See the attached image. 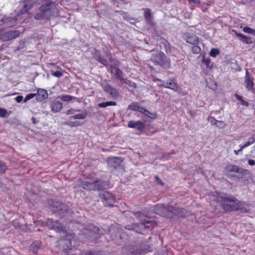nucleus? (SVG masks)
<instances>
[{
	"label": "nucleus",
	"mask_w": 255,
	"mask_h": 255,
	"mask_svg": "<svg viewBox=\"0 0 255 255\" xmlns=\"http://www.w3.org/2000/svg\"><path fill=\"white\" fill-rule=\"evenodd\" d=\"M17 18L16 17H4L2 21L3 23L6 24L8 26L11 27L16 24Z\"/></svg>",
	"instance_id": "6ab92c4d"
},
{
	"label": "nucleus",
	"mask_w": 255,
	"mask_h": 255,
	"mask_svg": "<svg viewBox=\"0 0 255 255\" xmlns=\"http://www.w3.org/2000/svg\"><path fill=\"white\" fill-rule=\"evenodd\" d=\"M36 2L35 0H25L20 1V8L19 12V14H23L28 12L34 6Z\"/></svg>",
	"instance_id": "0eeeda50"
},
{
	"label": "nucleus",
	"mask_w": 255,
	"mask_h": 255,
	"mask_svg": "<svg viewBox=\"0 0 255 255\" xmlns=\"http://www.w3.org/2000/svg\"><path fill=\"white\" fill-rule=\"evenodd\" d=\"M128 127L129 128H136L139 131L143 130L145 128L143 123L141 121H130L128 124Z\"/></svg>",
	"instance_id": "2eb2a0df"
},
{
	"label": "nucleus",
	"mask_w": 255,
	"mask_h": 255,
	"mask_svg": "<svg viewBox=\"0 0 255 255\" xmlns=\"http://www.w3.org/2000/svg\"><path fill=\"white\" fill-rule=\"evenodd\" d=\"M39 10L44 11L45 16L47 19L51 18L52 17L58 16L59 15V12L58 9L55 7L54 2L52 1L46 2L42 4L39 8Z\"/></svg>",
	"instance_id": "7ed1b4c3"
},
{
	"label": "nucleus",
	"mask_w": 255,
	"mask_h": 255,
	"mask_svg": "<svg viewBox=\"0 0 255 255\" xmlns=\"http://www.w3.org/2000/svg\"><path fill=\"white\" fill-rule=\"evenodd\" d=\"M208 120L209 121L212 125H214V124L215 122H217V120H216L214 118H213L212 116H209L208 118Z\"/></svg>",
	"instance_id": "8fccbe9b"
},
{
	"label": "nucleus",
	"mask_w": 255,
	"mask_h": 255,
	"mask_svg": "<svg viewBox=\"0 0 255 255\" xmlns=\"http://www.w3.org/2000/svg\"><path fill=\"white\" fill-rule=\"evenodd\" d=\"M96 184V190H102L105 189L107 186V183L102 180L95 181Z\"/></svg>",
	"instance_id": "5701e85b"
},
{
	"label": "nucleus",
	"mask_w": 255,
	"mask_h": 255,
	"mask_svg": "<svg viewBox=\"0 0 255 255\" xmlns=\"http://www.w3.org/2000/svg\"><path fill=\"white\" fill-rule=\"evenodd\" d=\"M138 110L140 112L143 113L145 116H146L148 118H151V119H154V118H155V117H156V115L155 114H151V116H150L149 115H148L147 113H149V112L147 110H146L145 109H144L143 108H139V109H138Z\"/></svg>",
	"instance_id": "72a5a7b5"
},
{
	"label": "nucleus",
	"mask_w": 255,
	"mask_h": 255,
	"mask_svg": "<svg viewBox=\"0 0 255 255\" xmlns=\"http://www.w3.org/2000/svg\"><path fill=\"white\" fill-rule=\"evenodd\" d=\"M84 255H100V252H88L85 253Z\"/></svg>",
	"instance_id": "09e8293b"
},
{
	"label": "nucleus",
	"mask_w": 255,
	"mask_h": 255,
	"mask_svg": "<svg viewBox=\"0 0 255 255\" xmlns=\"http://www.w3.org/2000/svg\"><path fill=\"white\" fill-rule=\"evenodd\" d=\"M248 164L250 165H254L255 164V161L252 159H249L248 160Z\"/></svg>",
	"instance_id": "bf43d9fd"
},
{
	"label": "nucleus",
	"mask_w": 255,
	"mask_h": 255,
	"mask_svg": "<svg viewBox=\"0 0 255 255\" xmlns=\"http://www.w3.org/2000/svg\"><path fill=\"white\" fill-rule=\"evenodd\" d=\"M79 110H77L78 111ZM77 112V110L74 109H71L66 111V114L67 115H71L74 114L75 112Z\"/></svg>",
	"instance_id": "3c124183"
},
{
	"label": "nucleus",
	"mask_w": 255,
	"mask_h": 255,
	"mask_svg": "<svg viewBox=\"0 0 255 255\" xmlns=\"http://www.w3.org/2000/svg\"><path fill=\"white\" fill-rule=\"evenodd\" d=\"M49 205L57 209V211H62L63 212L68 211V207L57 201L54 202L51 201L49 202Z\"/></svg>",
	"instance_id": "f3484780"
},
{
	"label": "nucleus",
	"mask_w": 255,
	"mask_h": 255,
	"mask_svg": "<svg viewBox=\"0 0 255 255\" xmlns=\"http://www.w3.org/2000/svg\"><path fill=\"white\" fill-rule=\"evenodd\" d=\"M129 108L134 111H137L139 108L135 105H131L129 106Z\"/></svg>",
	"instance_id": "5fc2aeb1"
},
{
	"label": "nucleus",
	"mask_w": 255,
	"mask_h": 255,
	"mask_svg": "<svg viewBox=\"0 0 255 255\" xmlns=\"http://www.w3.org/2000/svg\"><path fill=\"white\" fill-rule=\"evenodd\" d=\"M236 34L237 36L241 38V40L244 43H245L246 44L252 43V39L250 37H248L241 33H236Z\"/></svg>",
	"instance_id": "b1692460"
},
{
	"label": "nucleus",
	"mask_w": 255,
	"mask_h": 255,
	"mask_svg": "<svg viewBox=\"0 0 255 255\" xmlns=\"http://www.w3.org/2000/svg\"><path fill=\"white\" fill-rule=\"evenodd\" d=\"M107 92L110 94L111 96L114 98L117 97L119 94L118 90L116 89L113 88L111 87H110V88L108 89Z\"/></svg>",
	"instance_id": "bb28decb"
},
{
	"label": "nucleus",
	"mask_w": 255,
	"mask_h": 255,
	"mask_svg": "<svg viewBox=\"0 0 255 255\" xmlns=\"http://www.w3.org/2000/svg\"><path fill=\"white\" fill-rule=\"evenodd\" d=\"M116 240V243H117V244H121V242H121V241H117V240Z\"/></svg>",
	"instance_id": "338daca9"
},
{
	"label": "nucleus",
	"mask_w": 255,
	"mask_h": 255,
	"mask_svg": "<svg viewBox=\"0 0 255 255\" xmlns=\"http://www.w3.org/2000/svg\"><path fill=\"white\" fill-rule=\"evenodd\" d=\"M225 169L228 172H241L243 169L235 165H228L225 167Z\"/></svg>",
	"instance_id": "4be33fe9"
},
{
	"label": "nucleus",
	"mask_w": 255,
	"mask_h": 255,
	"mask_svg": "<svg viewBox=\"0 0 255 255\" xmlns=\"http://www.w3.org/2000/svg\"><path fill=\"white\" fill-rule=\"evenodd\" d=\"M32 122L34 124H36L38 123V121L36 120V119L35 118H32Z\"/></svg>",
	"instance_id": "0e129e2a"
},
{
	"label": "nucleus",
	"mask_w": 255,
	"mask_h": 255,
	"mask_svg": "<svg viewBox=\"0 0 255 255\" xmlns=\"http://www.w3.org/2000/svg\"><path fill=\"white\" fill-rule=\"evenodd\" d=\"M122 82L123 83H125L126 84L128 85V86H129L130 87H132L133 88H135L136 87V84L134 82L130 81V80L124 78V79L122 81Z\"/></svg>",
	"instance_id": "f704fd0d"
},
{
	"label": "nucleus",
	"mask_w": 255,
	"mask_h": 255,
	"mask_svg": "<svg viewBox=\"0 0 255 255\" xmlns=\"http://www.w3.org/2000/svg\"><path fill=\"white\" fill-rule=\"evenodd\" d=\"M48 94L47 91L43 89H39L37 91V99L39 101H42L47 99Z\"/></svg>",
	"instance_id": "aec40b11"
},
{
	"label": "nucleus",
	"mask_w": 255,
	"mask_h": 255,
	"mask_svg": "<svg viewBox=\"0 0 255 255\" xmlns=\"http://www.w3.org/2000/svg\"><path fill=\"white\" fill-rule=\"evenodd\" d=\"M23 96H17L15 98V101L18 103H19L20 102H22V101L23 100Z\"/></svg>",
	"instance_id": "864d4df0"
},
{
	"label": "nucleus",
	"mask_w": 255,
	"mask_h": 255,
	"mask_svg": "<svg viewBox=\"0 0 255 255\" xmlns=\"http://www.w3.org/2000/svg\"><path fill=\"white\" fill-rule=\"evenodd\" d=\"M6 169L7 168L4 163L0 161V172L3 173Z\"/></svg>",
	"instance_id": "c03bdc74"
},
{
	"label": "nucleus",
	"mask_w": 255,
	"mask_h": 255,
	"mask_svg": "<svg viewBox=\"0 0 255 255\" xmlns=\"http://www.w3.org/2000/svg\"><path fill=\"white\" fill-rule=\"evenodd\" d=\"M147 114L148 115H149L150 116H151V113H150V112H149V113H147Z\"/></svg>",
	"instance_id": "774afa93"
},
{
	"label": "nucleus",
	"mask_w": 255,
	"mask_h": 255,
	"mask_svg": "<svg viewBox=\"0 0 255 255\" xmlns=\"http://www.w3.org/2000/svg\"><path fill=\"white\" fill-rule=\"evenodd\" d=\"M255 142V135H252V136L249 137L248 139V141L246 142L243 145L244 148L247 147L248 146L253 144Z\"/></svg>",
	"instance_id": "a878e982"
},
{
	"label": "nucleus",
	"mask_w": 255,
	"mask_h": 255,
	"mask_svg": "<svg viewBox=\"0 0 255 255\" xmlns=\"http://www.w3.org/2000/svg\"><path fill=\"white\" fill-rule=\"evenodd\" d=\"M235 96L237 98V100H239L240 101H241L243 100V98L241 96L238 94H235Z\"/></svg>",
	"instance_id": "680f3d73"
},
{
	"label": "nucleus",
	"mask_w": 255,
	"mask_h": 255,
	"mask_svg": "<svg viewBox=\"0 0 255 255\" xmlns=\"http://www.w3.org/2000/svg\"><path fill=\"white\" fill-rule=\"evenodd\" d=\"M100 198L105 206L113 207L115 202V197L108 192H105L99 194Z\"/></svg>",
	"instance_id": "423d86ee"
},
{
	"label": "nucleus",
	"mask_w": 255,
	"mask_h": 255,
	"mask_svg": "<svg viewBox=\"0 0 255 255\" xmlns=\"http://www.w3.org/2000/svg\"><path fill=\"white\" fill-rule=\"evenodd\" d=\"M101 85L103 87L104 90L106 92L107 91L108 89H109L110 87L108 84H107V83L106 82L101 83Z\"/></svg>",
	"instance_id": "de8ad7c7"
},
{
	"label": "nucleus",
	"mask_w": 255,
	"mask_h": 255,
	"mask_svg": "<svg viewBox=\"0 0 255 255\" xmlns=\"http://www.w3.org/2000/svg\"><path fill=\"white\" fill-rule=\"evenodd\" d=\"M98 229L93 226H90L83 230V234L88 238L96 237Z\"/></svg>",
	"instance_id": "ddd939ff"
},
{
	"label": "nucleus",
	"mask_w": 255,
	"mask_h": 255,
	"mask_svg": "<svg viewBox=\"0 0 255 255\" xmlns=\"http://www.w3.org/2000/svg\"><path fill=\"white\" fill-rule=\"evenodd\" d=\"M87 116L86 112H84L81 114H76L74 116H71L70 118L71 119H84Z\"/></svg>",
	"instance_id": "cd10ccee"
},
{
	"label": "nucleus",
	"mask_w": 255,
	"mask_h": 255,
	"mask_svg": "<svg viewBox=\"0 0 255 255\" xmlns=\"http://www.w3.org/2000/svg\"><path fill=\"white\" fill-rule=\"evenodd\" d=\"M186 41L187 43L193 45H197L199 43L197 37L194 35L189 36Z\"/></svg>",
	"instance_id": "393cba45"
},
{
	"label": "nucleus",
	"mask_w": 255,
	"mask_h": 255,
	"mask_svg": "<svg viewBox=\"0 0 255 255\" xmlns=\"http://www.w3.org/2000/svg\"><path fill=\"white\" fill-rule=\"evenodd\" d=\"M244 149V147H243V145H242V146H241L239 150H235L234 151V153L236 155H238V154H239V153L240 152L242 151H243V150Z\"/></svg>",
	"instance_id": "6e6d98bb"
},
{
	"label": "nucleus",
	"mask_w": 255,
	"mask_h": 255,
	"mask_svg": "<svg viewBox=\"0 0 255 255\" xmlns=\"http://www.w3.org/2000/svg\"><path fill=\"white\" fill-rule=\"evenodd\" d=\"M95 58L96 60L100 62L105 66H107L108 64V61L106 59L103 58L100 54L96 55Z\"/></svg>",
	"instance_id": "c85d7f7f"
},
{
	"label": "nucleus",
	"mask_w": 255,
	"mask_h": 255,
	"mask_svg": "<svg viewBox=\"0 0 255 255\" xmlns=\"http://www.w3.org/2000/svg\"><path fill=\"white\" fill-rule=\"evenodd\" d=\"M115 74L116 75L117 78L119 79L121 82H122V81L124 79L123 78V72L119 69L117 68L115 69Z\"/></svg>",
	"instance_id": "473e14b6"
},
{
	"label": "nucleus",
	"mask_w": 255,
	"mask_h": 255,
	"mask_svg": "<svg viewBox=\"0 0 255 255\" xmlns=\"http://www.w3.org/2000/svg\"><path fill=\"white\" fill-rule=\"evenodd\" d=\"M169 206H164L163 204H157L153 208V211L156 214L168 218Z\"/></svg>",
	"instance_id": "6e6552de"
},
{
	"label": "nucleus",
	"mask_w": 255,
	"mask_h": 255,
	"mask_svg": "<svg viewBox=\"0 0 255 255\" xmlns=\"http://www.w3.org/2000/svg\"><path fill=\"white\" fill-rule=\"evenodd\" d=\"M170 209L169 210V217L171 218L172 216H176L178 217H182L185 213V210L183 208H179L178 207H173L169 206Z\"/></svg>",
	"instance_id": "9b49d317"
},
{
	"label": "nucleus",
	"mask_w": 255,
	"mask_h": 255,
	"mask_svg": "<svg viewBox=\"0 0 255 255\" xmlns=\"http://www.w3.org/2000/svg\"><path fill=\"white\" fill-rule=\"evenodd\" d=\"M154 179L157 181V183L158 184H160L162 186L164 185V183L161 181V180L160 179V178L157 176H154Z\"/></svg>",
	"instance_id": "603ef678"
},
{
	"label": "nucleus",
	"mask_w": 255,
	"mask_h": 255,
	"mask_svg": "<svg viewBox=\"0 0 255 255\" xmlns=\"http://www.w3.org/2000/svg\"><path fill=\"white\" fill-rule=\"evenodd\" d=\"M50 107L52 112L57 113L62 109V104L59 101H53L51 103Z\"/></svg>",
	"instance_id": "a211bd4d"
},
{
	"label": "nucleus",
	"mask_w": 255,
	"mask_h": 255,
	"mask_svg": "<svg viewBox=\"0 0 255 255\" xmlns=\"http://www.w3.org/2000/svg\"><path fill=\"white\" fill-rule=\"evenodd\" d=\"M20 33V31L16 30L9 31L0 34V38L3 41H9L19 36Z\"/></svg>",
	"instance_id": "9d476101"
},
{
	"label": "nucleus",
	"mask_w": 255,
	"mask_h": 255,
	"mask_svg": "<svg viewBox=\"0 0 255 255\" xmlns=\"http://www.w3.org/2000/svg\"><path fill=\"white\" fill-rule=\"evenodd\" d=\"M150 60L165 69H168L171 67L170 59L162 52L152 54Z\"/></svg>",
	"instance_id": "20e7f679"
},
{
	"label": "nucleus",
	"mask_w": 255,
	"mask_h": 255,
	"mask_svg": "<svg viewBox=\"0 0 255 255\" xmlns=\"http://www.w3.org/2000/svg\"><path fill=\"white\" fill-rule=\"evenodd\" d=\"M12 224L15 228L19 227V223L17 220H15L13 222Z\"/></svg>",
	"instance_id": "13d9d810"
},
{
	"label": "nucleus",
	"mask_w": 255,
	"mask_h": 255,
	"mask_svg": "<svg viewBox=\"0 0 255 255\" xmlns=\"http://www.w3.org/2000/svg\"><path fill=\"white\" fill-rule=\"evenodd\" d=\"M52 75L55 77L59 78L63 76V73L61 71H57L55 72H53Z\"/></svg>",
	"instance_id": "49530a36"
},
{
	"label": "nucleus",
	"mask_w": 255,
	"mask_h": 255,
	"mask_svg": "<svg viewBox=\"0 0 255 255\" xmlns=\"http://www.w3.org/2000/svg\"><path fill=\"white\" fill-rule=\"evenodd\" d=\"M219 54V50L216 48H212L210 52V56L213 57H216Z\"/></svg>",
	"instance_id": "58836bf2"
},
{
	"label": "nucleus",
	"mask_w": 255,
	"mask_h": 255,
	"mask_svg": "<svg viewBox=\"0 0 255 255\" xmlns=\"http://www.w3.org/2000/svg\"><path fill=\"white\" fill-rule=\"evenodd\" d=\"M123 160L120 157H109L108 158L107 163L109 167L116 169L121 165Z\"/></svg>",
	"instance_id": "f8f14e48"
},
{
	"label": "nucleus",
	"mask_w": 255,
	"mask_h": 255,
	"mask_svg": "<svg viewBox=\"0 0 255 255\" xmlns=\"http://www.w3.org/2000/svg\"><path fill=\"white\" fill-rule=\"evenodd\" d=\"M214 125L220 128H224L226 126V124L222 121H217V122H215Z\"/></svg>",
	"instance_id": "4c0bfd02"
},
{
	"label": "nucleus",
	"mask_w": 255,
	"mask_h": 255,
	"mask_svg": "<svg viewBox=\"0 0 255 255\" xmlns=\"http://www.w3.org/2000/svg\"><path fill=\"white\" fill-rule=\"evenodd\" d=\"M64 124L66 125H67L68 126H70L71 127H77L79 126L80 125V123L78 121L76 122H70V121H67L64 123Z\"/></svg>",
	"instance_id": "c9c22d12"
},
{
	"label": "nucleus",
	"mask_w": 255,
	"mask_h": 255,
	"mask_svg": "<svg viewBox=\"0 0 255 255\" xmlns=\"http://www.w3.org/2000/svg\"><path fill=\"white\" fill-rule=\"evenodd\" d=\"M246 87L248 90H252L254 92V83L253 82V78L251 77L248 71H246L245 78Z\"/></svg>",
	"instance_id": "dca6fc26"
},
{
	"label": "nucleus",
	"mask_w": 255,
	"mask_h": 255,
	"mask_svg": "<svg viewBox=\"0 0 255 255\" xmlns=\"http://www.w3.org/2000/svg\"><path fill=\"white\" fill-rule=\"evenodd\" d=\"M160 81L161 84L160 85L164 87L169 88L175 91L177 90V86L176 84L174 79H169L167 82L161 81L160 80H157Z\"/></svg>",
	"instance_id": "4468645a"
},
{
	"label": "nucleus",
	"mask_w": 255,
	"mask_h": 255,
	"mask_svg": "<svg viewBox=\"0 0 255 255\" xmlns=\"http://www.w3.org/2000/svg\"><path fill=\"white\" fill-rule=\"evenodd\" d=\"M47 224L50 227V229L60 232L65 230V227L59 223L57 220L52 219H48L47 221Z\"/></svg>",
	"instance_id": "1a4fd4ad"
},
{
	"label": "nucleus",
	"mask_w": 255,
	"mask_h": 255,
	"mask_svg": "<svg viewBox=\"0 0 255 255\" xmlns=\"http://www.w3.org/2000/svg\"><path fill=\"white\" fill-rule=\"evenodd\" d=\"M144 17L147 20H150L151 17L150 9H146L145 10V11H144Z\"/></svg>",
	"instance_id": "79ce46f5"
},
{
	"label": "nucleus",
	"mask_w": 255,
	"mask_h": 255,
	"mask_svg": "<svg viewBox=\"0 0 255 255\" xmlns=\"http://www.w3.org/2000/svg\"><path fill=\"white\" fill-rule=\"evenodd\" d=\"M190 2H192L196 4H200L201 1L200 0H188Z\"/></svg>",
	"instance_id": "4d7b16f0"
},
{
	"label": "nucleus",
	"mask_w": 255,
	"mask_h": 255,
	"mask_svg": "<svg viewBox=\"0 0 255 255\" xmlns=\"http://www.w3.org/2000/svg\"><path fill=\"white\" fill-rule=\"evenodd\" d=\"M203 62L207 65V67L209 66V64L210 63V61L209 60L204 59H203Z\"/></svg>",
	"instance_id": "e2e57ef3"
},
{
	"label": "nucleus",
	"mask_w": 255,
	"mask_h": 255,
	"mask_svg": "<svg viewBox=\"0 0 255 255\" xmlns=\"http://www.w3.org/2000/svg\"><path fill=\"white\" fill-rule=\"evenodd\" d=\"M37 95V94H32V93H31V94H27L26 97H25V99L24 100V102H26L27 101H28V100L32 99L33 98H34L35 96H36Z\"/></svg>",
	"instance_id": "37998d69"
},
{
	"label": "nucleus",
	"mask_w": 255,
	"mask_h": 255,
	"mask_svg": "<svg viewBox=\"0 0 255 255\" xmlns=\"http://www.w3.org/2000/svg\"><path fill=\"white\" fill-rule=\"evenodd\" d=\"M96 183H95L94 181L92 183H90L89 182H84L82 184L83 188L87 190H96Z\"/></svg>",
	"instance_id": "412c9836"
},
{
	"label": "nucleus",
	"mask_w": 255,
	"mask_h": 255,
	"mask_svg": "<svg viewBox=\"0 0 255 255\" xmlns=\"http://www.w3.org/2000/svg\"><path fill=\"white\" fill-rule=\"evenodd\" d=\"M155 226H156V223L154 222L149 221L147 219H144L141 220V224L139 225V227L136 224H134L131 228H129L128 229H132L136 232H140V230L142 229L151 230Z\"/></svg>",
	"instance_id": "39448f33"
},
{
	"label": "nucleus",
	"mask_w": 255,
	"mask_h": 255,
	"mask_svg": "<svg viewBox=\"0 0 255 255\" xmlns=\"http://www.w3.org/2000/svg\"><path fill=\"white\" fill-rule=\"evenodd\" d=\"M150 246L144 242H138L130 246L125 247L123 251L127 255H144L150 250Z\"/></svg>",
	"instance_id": "f03ea898"
},
{
	"label": "nucleus",
	"mask_w": 255,
	"mask_h": 255,
	"mask_svg": "<svg viewBox=\"0 0 255 255\" xmlns=\"http://www.w3.org/2000/svg\"><path fill=\"white\" fill-rule=\"evenodd\" d=\"M133 215L136 218H138L140 221L141 219H146V218L143 216V214L140 212H134L133 213Z\"/></svg>",
	"instance_id": "a19ab883"
},
{
	"label": "nucleus",
	"mask_w": 255,
	"mask_h": 255,
	"mask_svg": "<svg viewBox=\"0 0 255 255\" xmlns=\"http://www.w3.org/2000/svg\"><path fill=\"white\" fill-rule=\"evenodd\" d=\"M192 52L194 54H198L201 52V49L197 45H193L192 47Z\"/></svg>",
	"instance_id": "ea45409f"
},
{
	"label": "nucleus",
	"mask_w": 255,
	"mask_h": 255,
	"mask_svg": "<svg viewBox=\"0 0 255 255\" xmlns=\"http://www.w3.org/2000/svg\"><path fill=\"white\" fill-rule=\"evenodd\" d=\"M120 240L123 239V236L121 234H119L117 237Z\"/></svg>",
	"instance_id": "69168bd1"
},
{
	"label": "nucleus",
	"mask_w": 255,
	"mask_h": 255,
	"mask_svg": "<svg viewBox=\"0 0 255 255\" xmlns=\"http://www.w3.org/2000/svg\"><path fill=\"white\" fill-rule=\"evenodd\" d=\"M243 105L248 107L249 106L248 102L244 101L243 99L241 101Z\"/></svg>",
	"instance_id": "052dcab7"
},
{
	"label": "nucleus",
	"mask_w": 255,
	"mask_h": 255,
	"mask_svg": "<svg viewBox=\"0 0 255 255\" xmlns=\"http://www.w3.org/2000/svg\"><path fill=\"white\" fill-rule=\"evenodd\" d=\"M217 201L221 203V205L226 212L239 210L242 213L248 212L249 209L244 203L239 202L237 198L232 196L225 194H219L217 197Z\"/></svg>",
	"instance_id": "f257e3e1"
},
{
	"label": "nucleus",
	"mask_w": 255,
	"mask_h": 255,
	"mask_svg": "<svg viewBox=\"0 0 255 255\" xmlns=\"http://www.w3.org/2000/svg\"><path fill=\"white\" fill-rule=\"evenodd\" d=\"M34 17L36 20H43V19H47V18H46V17L45 16L44 11H42L41 10H39V12L37 13L34 15Z\"/></svg>",
	"instance_id": "7c9ffc66"
},
{
	"label": "nucleus",
	"mask_w": 255,
	"mask_h": 255,
	"mask_svg": "<svg viewBox=\"0 0 255 255\" xmlns=\"http://www.w3.org/2000/svg\"><path fill=\"white\" fill-rule=\"evenodd\" d=\"M116 105L117 103L116 102L110 101L100 103L99 104L98 106L101 108H106L108 106H116Z\"/></svg>",
	"instance_id": "c756f323"
},
{
	"label": "nucleus",
	"mask_w": 255,
	"mask_h": 255,
	"mask_svg": "<svg viewBox=\"0 0 255 255\" xmlns=\"http://www.w3.org/2000/svg\"><path fill=\"white\" fill-rule=\"evenodd\" d=\"M244 32L255 35V29H252L249 27H244L243 29Z\"/></svg>",
	"instance_id": "e433bc0d"
},
{
	"label": "nucleus",
	"mask_w": 255,
	"mask_h": 255,
	"mask_svg": "<svg viewBox=\"0 0 255 255\" xmlns=\"http://www.w3.org/2000/svg\"><path fill=\"white\" fill-rule=\"evenodd\" d=\"M59 98L61 100L64 102H69L72 100H74L76 99L75 97L73 96L68 95H62L60 97H59Z\"/></svg>",
	"instance_id": "2f4dec72"
},
{
	"label": "nucleus",
	"mask_w": 255,
	"mask_h": 255,
	"mask_svg": "<svg viewBox=\"0 0 255 255\" xmlns=\"http://www.w3.org/2000/svg\"><path fill=\"white\" fill-rule=\"evenodd\" d=\"M7 114V111L4 109L0 108V116L2 118H4L6 117Z\"/></svg>",
	"instance_id": "a18cd8bd"
}]
</instances>
